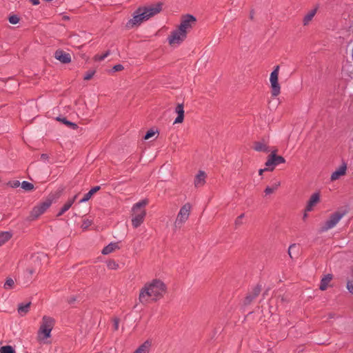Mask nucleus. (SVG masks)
Returning a JSON list of instances; mask_svg holds the SVG:
<instances>
[{
  "instance_id": "nucleus-46",
  "label": "nucleus",
  "mask_w": 353,
  "mask_h": 353,
  "mask_svg": "<svg viewBox=\"0 0 353 353\" xmlns=\"http://www.w3.org/2000/svg\"><path fill=\"white\" fill-rule=\"evenodd\" d=\"M114 327H115V329H117L118 328V326H119V321L117 319H114Z\"/></svg>"
},
{
  "instance_id": "nucleus-40",
  "label": "nucleus",
  "mask_w": 353,
  "mask_h": 353,
  "mask_svg": "<svg viewBox=\"0 0 353 353\" xmlns=\"http://www.w3.org/2000/svg\"><path fill=\"white\" fill-rule=\"evenodd\" d=\"M346 288L348 292L353 294V279H347Z\"/></svg>"
},
{
  "instance_id": "nucleus-44",
  "label": "nucleus",
  "mask_w": 353,
  "mask_h": 353,
  "mask_svg": "<svg viewBox=\"0 0 353 353\" xmlns=\"http://www.w3.org/2000/svg\"><path fill=\"white\" fill-rule=\"evenodd\" d=\"M266 170H269V169H268V168H265V169H260V170H259V174L260 176H262V175H263V172H264L265 171H266Z\"/></svg>"
},
{
  "instance_id": "nucleus-16",
  "label": "nucleus",
  "mask_w": 353,
  "mask_h": 353,
  "mask_svg": "<svg viewBox=\"0 0 353 353\" xmlns=\"http://www.w3.org/2000/svg\"><path fill=\"white\" fill-rule=\"evenodd\" d=\"M333 277L334 276L332 274H324L321 279L319 289L321 291H325L328 288H332Z\"/></svg>"
},
{
  "instance_id": "nucleus-38",
  "label": "nucleus",
  "mask_w": 353,
  "mask_h": 353,
  "mask_svg": "<svg viewBox=\"0 0 353 353\" xmlns=\"http://www.w3.org/2000/svg\"><path fill=\"white\" fill-rule=\"evenodd\" d=\"M94 74H95L94 70H88L85 73L83 79L85 81L90 80L93 77Z\"/></svg>"
},
{
  "instance_id": "nucleus-34",
  "label": "nucleus",
  "mask_w": 353,
  "mask_h": 353,
  "mask_svg": "<svg viewBox=\"0 0 353 353\" xmlns=\"http://www.w3.org/2000/svg\"><path fill=\"white\" fill-rule=\"evenodd\" d=\"M0 353H16V351L11 345H4L0 347Z\"/></svg>"
},
{
  "instance_id": "nucleus-5",
  "label": "nucleus",
  "mask_w": 353,
  "mask_h": 353,
  "mask_svg": "<svg viewBox=\"0 0 353 353\" xmlns=\"http://www.w3.org/2000/svg\"><path fill=\"white\" fill-rule=\"evenodd\" d=\"M54 199L53 195H50L44 201L34 206L30 212L29 219L30 220H34L44 214L53 203Z\"/></svg>"
},
{
  "instance_id": "nucleus-49",
  "label": "nucleus",
  "mask_w": 353,
  "mask_h": 353,
  "mask_svg": "<svg viewBox=\"0 0 353 353\" xmlns=\"http://www.w3.org/2000/svg\"><path fill=\"white\" fill-rule=\"evenodd\" d=\"M351 272H352V275H353V266H352V268H351Z\"/></svg>"
},
{
  "instance_id": "nucleus-2",
  "label": "nucleus",
  "mask_w": 353,
  "mask_h": 353,
  "mask_svg": "<svg viewBox=\"0 0 353 353\" xmlns=\"http://www.w3.org/2000/svg\"><path fill=\"white\" fill-rule=\"evenodd\" d=\"M148 204V200L143 199L134 203L131 210V221L133 228L139 227L144 221L146 210L145 206Z\"/></svg>"
},
{
  "instance_id": "nucleus-47",
  "label": "nucleus",
  "mask_w": 353,
  "mask_h": 353,
  "mask_svg": "<svg viewBox=\"0 0 353 353\" xmlns=\"http://www.w3.org/2000/svg\"><path fill=\"white\" fill-rule=\"evenodd\" d=\"M27 271H28V273L30 274H32L34 272V270H32V269H28V270H27Z\"/></svg>"
},
{
  "instance_id": "nucleus-48",
  "label": "nucleus",
  "mask_w": 353,
  "mask_h": 353,
  "mask_svg": "<svg viewBox=\"0 0 353 353\" xmlns=\"http://www.w3.org/2000/svg\"><path fill=\"white\" fill-rule=\"evenodd\" d=\"M307 213L308 212H305V209L304 210V214H303V219H306L307 217Z\"/></svg>"
},
{
  "instance_id": "nucleus-27",
  "label": "nucleus",
  "mask_w": 353,
  "mask_h": 353,
  "mask_svg": "<svg viewBox=\"0 0 353 353\" xmlns=\"http://www.w3.org/2000/svg\"><path fill=\"white\" fill-rule=\"evenodd\" d=\"M99 186H95L92 188L87 194L84 195L83 198L80 201V202L83 203L90 200L92 196L99 190Z\"/></svg>"
},
{
  "instance_id": "nucleus-8",
  "label": "nucleus",
  "mask_w": 353,
  "mask_h": 353,
  "mask_svg": "<svg viewBox=\"0 0 353 353\" xmlns=\"http://www.w3.org/2000/svg\"><path fill=\"white\" fill-rule=\"evenodd\" d=\"M149 18L148 17L147 14H145V10H143L142 7H139L134 12L132 18L127 22L126 27L128 28L138 27L143 22L146 21Z\"/></svg>"
},
{
  "instance_id": "nucleus-25",
  "label": "nucleus",
  "mask_w": 353,
  "mask_h": 353,
  "mask_svg": "<svg viewBox=\"0 0 353 353\" xmlns=\"http://www.w3.org/2000/svg\"><path fill=\"white\" fill-rule=\"evenodd\" d=\"M119 248V245H118V243H110L109 245H108L107 246H105L103 250H102V254H109L113 252H114L115 250H118Z\"/></svg>"
},
{
  "instance_id": "nucleus-35",
  "label": "nucleus",
  "mask_w": 353,
  "mask_h": 353,
  "mask_svg": "<svg viewBox=\"0 0 353 353\" xmlns=\"http://www.w3.org/2000/svg\"><path fill=\"white\" fill-rule=\"evenodd\" d=\"M21 188L26 191H31L34 190V185L28 181H23L21 183Z\"/></svg>"
},
{
  "instance_id": "nucleus-10",
  "label": "nucleus",
  "mask_w": 353,
  "mask_h": 353,
  "mask_svg": "<svg viewBox=\"0 0 353 353\" xmlns=\"http://www.w3.org/2000/svg\"><path fill=\"white\" fill-rule=\"evenodd\" d=\"M344 215L345 212L341 210L331 214L328 219L321 225V231H327L335 227Z\"/></svg>"
},
{
  "instance_id": "nucleus-37",
  "label": "nucleus",
  "mask_w": 353,
  "mask_h": 353,
  "mask_svg": "<svg viewBox=\"0 0 353 353\" xmlns=\"http://www.w3.org/2000/svg\"><path fill=\"white\" fill-rule=\"evenodd\" d=\"M107 265L110 270H117L119 268V264L114 260H110L108 262Z\"/></svg>"
},
{
  "instance_id": "nucleus-18",
  "label": "nucleus",
  "mask_w": 353,
  "mask_h": 353,
  "mask_svg": "<svg viewBox=\"0 0 353 353\" xmlns=\"http://www.w3.org/2000/svg\"><path fill=\"white\" fill-rule=\"evenodd\" d=\"M55 323V320L49 316H43L39 324V328L52 330Z\"/></svg>"
},
{
  "instance_id": "nucleus-32",
  "label": "nucleus",
  "mask_w": 353,
  "mask_h": 353,
  "mask_svg": "<svg viewBox=\"0 0 353 353\" xmlns=\"http://www.w3.org/2000/svg\"><path fill=\"white\" fill-rule=\"evenodd\" d=\"M299 251V245L294 243L292 244L288 249V254L291 258L297 255Z\"/></svg>"
},
{
  "instance_id": "nucleus-36",
  "label": "nucleus",
  "mask_w": 353,
  "mask_h": 353,
  "mask_svg": "<svg viewBox=\"0 0 353 353\" xmlns=\"http://www.w3.org/2000/svg\"><path fill=\"white\" fill-rule=\"evenodd\" d=\"M92 224V221L88 219H85L83 220L81 228L83 230H87L91 226Z\"/></svg>"
},
{
  "instance_id": "nucleus-14",
  "label": "nucleus",
  "mask_w": 353,
  "mask_h": 353,
  "mask_svg": "<svg viewBox=\"0 0 353 353\" xmlns=\"http://www.w3.org/2000/svg\"><path fill=\"white\" fill-rule=\"evenodd\" d=\"M141 7L150 19L162 10L163 5L161 3H157Z\"/></svg>"
},
{
  "instance_id": "nucleus-20",
  "label": "nucleus",
  "mask_w": 353,
  "mask_h": 353,
  "mask_svg": "<svg viewBox=\"0 0 353 353\" xmlns=\"http://www.w3.org/2000/svg\"><path fill=\"white\" fill-rule=\"evenodd\" d=\"M152 345L151 340H146L141 343L133 353H149Z\"/></svg>"
},
{
  "instance_id": "nucleus-13",
  "label": "nucleus",
  "mask_w": 353,
  "mask_h": 353,
  "mask_svg": "<svg viewBox=\"0 0 353 353\" xmlns=\"http://www.w3.org/2000/svg\"><path fill=\"white\" fill-rule=\"evenodd\" d=\"M51 332L52 330H49L47 329H41L39 327L37 334V339L40 344L42 345H48L51 343L50 338H51Z\"/></svg>"
},
{
  "instance_id": "nucleus-19",
  "label": "nucleus",
  "mask_w": 353,
  "mask_h": 353,
  "mask_svg": "<svg viewBox=\"0 0 353 353\" xmlns=\"http://www.w3.org/2000/svg\"><path fill=\"white\" fill-rule=\"evenodd\" d=\"M54 57L63 63H68L71 61L70 54L61 50L55 52Z\"/></svg>"
},
{
  "instance_id": "nucleus-23",
  "label": "nucleus",
  "mask_w": 353,
  "mask_h": 353,
  "mask_svg": "<svg viewBox=\"0 0 353 353\" xmlns=\"http://www.w3.org/2000/svg\"><path fill=\"white\" fill-rule=\"evenodd\" d=\"M159 134V132L157 128H150V130H148L147 131L143 139L145 141L150 140L152 139H156L158 137Z\"/></svg>"
},
{
  "instance_id": "nucleus-17",
  "label": "nucleus",
  "mask_w": 353,
  "mask_h": 353,
  "mask_svg": "<svg viewBox=\"0 0 353 353\" xmlns=\"http://www.w3.org/2000/svg\"><path fill=\"white\" fill-rule=\"evenodd\" d=\"M207 174L203 170H199L194 179V185L196 188L203 187L206 182Z\"/></svg>"
},
{
  "instance_id": "nucleus-15",
  "label": "nucleus",
  "mask_w": 353,
  "mask_h": 353,
  "mask_svg": "<svg viewBox=\"0 0 353 353\" xmlns=\"http://www.w3.org/2000/svg\"><path fill=\"white\" fill-rule=\"evenodd\" d=\"M347 165L346 163H343L336 168L331 174L330 180L331 182H334L347 174Z\"/></svg>"
},
{
  "instance_id": "nucleus-28",
  "label": "nucleus",
  "mask_w": 353,
  "mask_h": 353,
  "mask_svg": "<svg viewBox=\"0 0 353 353\" xmlns=\"http://www.w3.org/2000/svg\"><path fill=\"white\" fill-rule=\"evenodd\" d=\"M316 9H313L309 11L303 18V25L307 26L312 20L313 17L316 14Z\"/></svg>"
},
{
  "instance_id": "nucleus-42",
  "label": "nucleus",
  "mask_w": 353,
  "mask_h": 353,
  "mask_svg": "<svg viewBox=\"0 0 353 353\" xmlns=\"http://www.w3.org/2000/svg\"><path fill=\"white\" fill-rule=\"evenodd\" d=\"M245 217V214H241L239 216H238L235 220V223L236 225H240L242 223V221L243 220Z\"/></svg>"
},
{
  "instance_id": "nucleus-21",
  "label": "nucleus",
  "mask_w": 353,
  "mask_h": 353,
  "mask_svg": "<svg viewBox=\"0 0 353 353\" xmlns=\"http://www.w3.org/2000/svg\"><path fill=\"white\" fill-rule=\"evenodd\" d=\"M175 112L177 114V117L174 121V124L181 123L184 120V110L182 104H178L175 108Z\"/></svg>"
},
{
  "instance_id": "nucleus-11",
  "label": "nucleus",
  "mask_w": 353,
  "mask_h": 353,
  "mask_svg": "<svg viewBox=\"0 0 353 353\" xmlns=\"http://www.w3.org/2000/svg\"><path fill=\"white\" fill-rule=\"evenodd\" d=\"M321 201V192L316 191L311 194L305 205V212H312Z\"/></svg>"
},
{
  "instance_id": "nucleus-24",
  "label": "nucleus",
  "mask_w": 353,
  "mask_h": 353,
  "mask_svg": "<svg viewBox=\"0 0 353 353\" xmlns=\"http://www.w3.org/2000/svg\"><path fill=\"white\" fill-rule=\"evenodd\" d=\"M77 196V195L74 196L73 198L69 199L66 201V203L61 208L60 212L58 214V216L62 215L63 213H65L66 211H68L70 209V208L72 205V204L75 201Z\"/></svg>"
},
{
  "instance_id": "nucleus-9",
  "label": "nucleus",
  "mask_w": 353,
  "mask_h": 353,
  "mask_svg": "<svg viewBox=\"0 0 353 353\" xmlns=\"http://www.w3.org/2000/svg\"><path fill=\"white\" fill-rule=\"evenodd\" d=\"M149 18L148 17L147 14H145V10H143L142 7H139L134 12L132 18L127 22L126 27L128 28L138 27L143 22L146 21Z\"/></svg>"
},
{
  "instance_id": "nucleus-3",
  "label": "nucleus",
  "mask_w": 353,
  "mask_h": 353,
  "mask_svg": "<svg viewBox=\"0 0 353 353\" xmlns=\"http://www.w3.org/2000/svg\"><path fill=\"white\" fill-rule=\"evenodd\" d=\"M196 22L197 19L194 16L190 14H183L181 17L179 23L176 28L188 36L196 26Z\"/></svg>"
},
{
  "instance_id": "nucleus-12",
  "label": "nucleus",
  "mask_w": 353,
  "mask_h": 353,
  "mask_svg": "<svg viewBox=\"0 0 353 353\" xmlns=\"http://www.w3.org/2000/svg\"><path fill=\"white\" fill-rule=\"evenodd\" d=\"M285 161L283 157L276 155L274 152H272L268 156L265 165L270 170H273L277 165L284 163Z\"/></svg>"
},
{
  "instance_id": "nucleus-22",
  "label": "nucleus",
  "mask_w": 353,
  "mask_h": 353,
  "mask_svg": "<svg viewBox=\"0 0 353 353\" xmlns=\"http://www.w3.org/2000/svg\"><path fill=\"white\" fill-rule=\"evenodd\" d=\"M30 303H20L17 307V312L19 315L21 316H26L30 311Z\"/></svg>"
},
{
  "instance_id": "nucleus-33",
  "label": "nucleus",
  "mask_w": 353,
  "mask_h": 353,
  "mask_svg": "<svg viewBox=\"0 0 353 353\" xmlns=\"http://www.w3.org/2000/svg\"><path fill=\"white\" fill-rule=\"evenodd\" d=\"M110 54V52L108 50L102 54H97L93 57V60L96 62H99L105 59Z\"/></svg>"
},
{
  "instance_id": "nucleus-1",
  "label": "nucleus",
  "mask_w": 353,
  "mask_h": 353,
  "mask_svg": "<svg viewBox=\"0 0 353 353\" xmlns=\"http://www.w3.org/2000/svg\"><path fill=\"white\" fill-rule=\"evenodd\" d=\"M166 285L160 279H152L146 283L139 293V301L144 304L156 302L166 292Z\"/></svg>"
},
{
  "instance_id": "nucleus-6",
  "label": "nucleus",
  "mask_w": 353,
  "mask_h": 353,
  "mask_svg": "<svg viewBox=\"0 0 353 353\" xmlns=\"http://www.w3.org/2000/svg\"><path fill=\"white\" fill-rule=\"evenodd\" d=\"M280 67L276 65L270 73L269 77L270 92L272 97H276L281 93V86L279 81Z\"/></svg>"
},
{
  "instance_id": "nucleus-30",
  "label": "nucleus",
  "mask_w": 353,
  "mask_h": 353,
  "mask_svg": "<svg viewBox=\"0 0 353 353\" xmlns=\"http://www.w3.org/2000/svg\"><path fill=\"white\" fill-rule=\"evenodd\" d=\"M12 236V234L9 232H0V246L8 242Z\"/></svg>"
},
{
  "instance_id": "nucleus-7",
  "label": "nucleus",
  "mask_w": 353,
  "mask_h": 353,
  "mask_svg": "<svg viewBox=\"0 0 353 353\" xmlns=\"http://www.w3.org/2000/svg\"><path fill=\"white\" fill-rule=\"evenodd\" d=\"M192 208V206L190 203H186L181 207L174 222V228H181L183 225L188 221Z\"/></svg>"
},
{
  "instance_id": "nucleus-31",
  "label": "nucleus",
  "mask_w": 353,
  "mask_h": 353,
  "mask_svg": "<svg viewBox=\"0 0 353 353\" xmlns=\"http://www.w3.org/2000/svg\"><path fill=\"white\" fill-rule=\"evenodd\" d=\"M15 287V281L11 277H7L3 284V288L6 290L14 289Z\"/></svg>"
},
{
  "instance_id": "nucleus-45",
  "label": "nucleus",
  "mask_w": 353,
  "mask_h": 353,
  "mask_svg": "<svg viewBox=\"0 0 353 353\" xmlns=\"http://www.w3.org/2000/svg\"><path fill=\"white\" fill-rule=\"evenodd\" d=\"M33 5L39 4V0H29Z\"/></svg>"
},
{
  "instance_id": "nucleus-43",
  "label": "nucleus",
  "mask_w": 353,
  "mask_h": 353,
  "mask_svg": "<svg viewBox=\"0 0 353 353\" xmlns=\"http://www.w3.org/2000/svg\"><path fill=\"white\" fill-rule=\"evenodd\" d=\"M123 69V67L121 65H120V64H119V65H114V68H113V70H114V71H116V72H117V71H121V70H122Z\"/></svg>"
},
{
  "instance_id": "nucleus-4",
  "label": "nucleus",
  "mask_w": 353,
  "mask_h": 353,
  "mask_svg": "<svg viewBox=\"0 0 353 353\" xmlns=\"http://www.w3.org/2000/svg\"><path fill=\"white\" fill-rule=\"evenodd\" d=\"M187 35L177 28L170 32L167 37L168 45L173 49L177 48L185 41Z\"/></svg>"
},
{
  "instance_id": "nucleus-39",
  "label": "nucleus",
  "mask_w": 353,
  "mask_h": 353,
  "mask_svg": "<svg viewBox=\"0 0 353 353\" xmlns=\"http://www.w3.org/2000/svg\"><path fill=\"white\" fill-rule=\"evenodd\" d=\"M58 120L62 121L66 125H68V127H70V128H71L72 129H77V124H75L74 123H72V122H70V121L65 120V119H58Z\"/></svg>"
},
{
  "instance_id": "nucleus-41",
  "label": "nucleus",
  "mask_w": 353,
  "mask_h": 353,
  "mask_svg": "<svg viewBox=\"0 0 353 353\" xmlns=\"http://www.w3.org/2000/svg\"><path fill=\"white\" fill-rule=\"evenodd\" d=\"M9 21L12 24H17L19 21V19L17 16L13 15L10 17Z\"/></svg>"
},
{
  "instance_id": "nucleus-50",
  "label": "nucleus",
  "mask_w": 353,
  "mask_h": 353,
  "mask_svg": "<svg viewBox=\"0 0 353 353\" xmlns=\"http://www.w3.org/2000/svg\"><path fill=\"white\" fill-rule=\"evenodd\" d=\"M19 184V182L17 181L14 185H18Z\"/></svg>"
},
{
  "instance_id": "nucleus-26",
  "label": "nucleus",
  "mask_w": 353,
  "mask_h": 353,
  "mask_svg": "<svg viewBox=\"0 0 353 353\" xmlns=\"http://www.w3.org/2000/svg\"><path fill=\"white\" fill-rule=\"evenodd\" d=\"M279 186H280L279 182L274 183L271 185L267 186L264 190V193H265V196H270V195L274 194L276 191V190L279 188Z\"/></svg>"
},
{
  "instance_id": "nucleus-29",
  "label": "nucleus",
  "mask_w": 353,
  "mask_h": 353,
  "mask_svg": "<svg viewBox=\"0 0 353 353\" xmlns=\"http://www.w3.org/2000/svg\"><path fill=\"white\" fill-rule=\"evenodd\" d=\"M252 148L257 152H265L267 146L263 141H255L253 143Z\"/></svg>"
}]
</instances>
